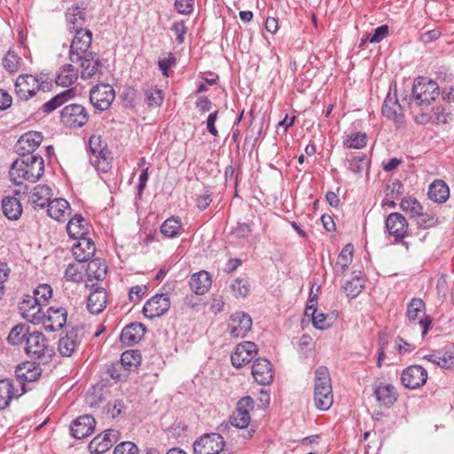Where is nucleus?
<instances>
[{
	"mask_svg": "<svg viewBox=\"0 0 454 454\" xmlns=\"http://www.w3.org/2000/svg\"><path fill=\"white\" fill-rule=\"evenodd\" d=\"M22 65V59L16 52L9 50L3 59V66L9 73H16Z\"/></svg>",
	"mask_w": 454,
	"mask_h": 454,
	"instance_id": "49",
	"label": "nucleus"
},
{
	"mask_svg": "<svg viewBox=\"0 0 454 454\" xmlns=\"http://www.w3.org/2000/svg\"><path fill=\"white\" fill-rule=\"evenodd\" d=\"M440 90L437 83L425 77H418L412 86V98L419 106L431 105L439 96Z\"/></svg>",
	"mask_w": 454,
	"mask_h": 454,
	"instance_id": "3",
	"label": "nucleus"
},
{
	"mask_svg": "<svg viewBox=\"0 0 454 454\" xmlns=\"http://www.w3.org/2000/svg\"><path fill=\"white\" fill-rule=\"evenodd\" d=\"M20 389L12 380L4 379L0 380V410L6 408L12 398L22 395Z\"/></svg>",
	"mask_w": 454,
	"mask_h": 454,
	"instance_id": "27",
	"label": "nucleus"
},
{
	"mask_svg": "<svg viewBox=\"0 0 454 454\" xmlns=\"http://www.w3.org/2000/svg\"><path fill=\"white\" fill-rule=\"evenodd\" d=\"M74 95V91L73 89L66 90L65 91L56 95L43 106V112L48 114L53 112L56 108L63 105L69 98H73Z\"/></svg>",
	"mask_w": 454,
	"mask_h": 454,
	"instance_id": "44",
	"label": "nucleus"
},
{
	"mask_svg": "<svg viewBox=\"0 0 454 454\" xmlns=\"http://www.w3.org/2000/svg\"><path fill=\"white\" fill-rule=\"evenodd\" d=\"M107 296L105 288L97 287L90 293L87 299V309L91 314H99L106 307Z\"/></svg>",
	"mask_w": 454,
	"mask_h": 454,
	"instance_id": "28",
	"label": "nucleus"
},
{
	"mask_svg": "<svg viewBox=\"0 0 454 454\" xmlns=\"http://www.w3.org/2000/svg\"><path fill=\"white\" fill-rule=\"evenodd\" d=\"M176 65V56L169 52L167 57L160 58L158 67L164 77L170 75V69Z\"/></svg>",
	"mask_w": 454,
	"mask_h": 454,
	"instance_id": "55",
	"label": "nucleus"
},
{
	"mask_svg": "<svg viewBox=\"0 0 454 454\" xmlns=\"http://www.w3.org/2000/svg\"><path fill=\"white\" fill-rule=\"evenodd\" d=\"M424 358L443 369L454 367V346L444 352H435L426 356Z\"/></svg>",
	"mask_w": 454,
	"mask_h": 454,
	"instance_id": "33",
	"label": "nucleus"
},
{
	"mask_svg": "<svg viewBox=\"0 0 454 454\" xmlns=\"http://www.w3.org/2000/svg\"><path fill=\"white\" fill-rule=\"evenodd\" d=\"M28 327L25 325H17L14 326L9 335H8V342L12 345H19L26 342V339L28 336Z\"/></svg>",
	"mask_w": 454,
	"mask_h": 454,
	"instance_id": "47",
	"label": "nucleus"
},
{
	"mask_svg": "<svg viewBox=\"0 0 454 454\" xmlns=\"http://www.w3.org/2000/svg\"><path fill=\"white\" fill-rule=\"evenodd\" d=\"M123 370L125 369L121 361L115 362L107 366L106 374L114 380H121Z\"/></svg>",
	"mask_w": 454,
	"mask_h": 454,
	"instance_id": "62",
	"label": "nucleus"
},
{
	"mask_svg": "<svg viewBox=\"0 0 454 454\" xmlns=\"http://www.w3.org/2000/svg\"><path fill=\"white\" fill-rule=\"evenodd\" d=\"M111 441H107L103 434L96 436L89 444V450L91 453H104L111 448Z\"/></svg>",
	"mask_w": 454,
	"mask_h": 454,
	"instance_id": "53",
	"label": "nucleus"
},
{
	"mask_svg": "<svg viewBox=\"0 0 454 454\" xmlns=\"http://www.w3.org/2000/svg\"><path fill=\"white\" fill-rule=\"evenodd\" d=\"M91 153L90 161L95 168L101 172H107L111 168V153L100 136H91L89 140Z\"/></svg>",
	"mask_w": 454,
	"mask_h": 454,
	"instance_id": "4",
	"label": "nucleus"
},
{
	"mask_svg": "<svg viewBox=\"0 0 454 454\" xmlns=\"http://www.w3.org/2000/svg\"><path fill=\"white\" fill-rule=\"evenodd\" d=\"M67 231L68 235L74 239L86 238L88 231L87 223L80 215H75L67 223Z\"/></svg>",
	"mask_w": 454,
	"mask_h": 454,
	"instance_id": "35",
	"label": "nucleus"
},
{
	"mask_svg": "<svg viewBox=\"0 0 454 454\" xmlns=\"http://www.w3.org/2000/svg\"><path fill=\"white\" fill-rule=\"evenodd\" d=\"M169 307L170 301L167 294H156L144 305V317L149 318L160 317L168 310Z\"/></svg>",
	"mask_w": 454,
	"mask_h": 454,
	"instance_id": "18",
	"label": "nucleus"
},
{
	"mask_svg": "<svg viewBox=\"0 0 454 454\" xmlns=\"http://www.w3.org/2000/svg\"><path fill=\"white\" fill-rule=\"evenodd\" d=\"M257 354V346L252 341H245L237 345L235 351L231 354V364L236 368H240L252 361Z\"/></svg>",
	"mask_w": 454,
	"mask_h": 454,
	"instance_id": "17",
	"label": "nucleus"
},
{
	"mask_svg": "<svg viewBox=\"0 0 454 454\" xmlns=\"http://www.w3.org/2000/svg\"><path fill=\"white\" fill-rule=\"evenodd\" d=\"M416 223L419 228L428 229L438 223V217L432 213H421L416 215Z\"/></svg>",
	"mask_w": 454,
	"mask_h": 454,
	"instance_id": "54",
	"label": "nucleus"
},
{
	"mask_svg": "<svg viewBox=\"0 0 454 454\" xmlns=\"http://www.w3.org/2000/svg\"><path fill=\"white\" fill-rule=\"evenodd\" d=\"M52 190L46 184L35 185L28 196V202L34 207L43 208L51 201Z\"/></svg>",
	"mask_w": 454,
	"mask_h": 454,
	"instance_id": "26",
	"label": "nucleus"
},
{
	"mask_svg": "<svg viewBox=\"0 0 454 454\" xmlns=\"http://www.w3.org/2000/svg\"><path fill=\"white\" fill-rule=\"evenodd\" d=\"M43 323L47 331L54 332L62 328L67 323V311L65 308H48L46 313L43 312Z\"/></svg>",
	"mask_w": 454,
	"mask_h": 454,
	"instance_id": "16",
	"label": "nucleus"
},
{
	"mask_svg": "<svg viewBox=\"0 0 454 454\" xmlns=\"http://www.w3.org/2000/svg\"><path fill=\"white\" fill-rule=\"evenodd\" d=\"M142 361V356L137 349H129L121 354V362L127 371L137 369Z\"/></svg>",
	"mask_w": 454,
	"mask_h": 454,
	"instance_id": "43",
	"label": "nucleus"
},
{
	"mask_svg": "<svg viewBox=\"0 0 454 454\" xmlns=\"http://www.w3.org/2000/svg\"><path fill=\"white\" fill-rule=\"evenodd\" d=\"M348 169L354 174H361L364 170H367L369 161L364 154H358L352 156L351 159L347 160Z\"/></svg>",
	"mask_w": 454,
	"mask_h": 454,
	"instance_id": "48",
	"label": "nucleus"
},
{
	"mask_svg": "<svg viewBox=\"0 0 454 454\" xmlns=\"http://www.w3.org/2000/svg\"><path fill=\"white\" fill-rule=\"evenodd\" d=\"M189 285L193 293L202 295L211 287L212 279L207 271L200 270L191 277Z\"/></svg>",
	"mask_w": 454,
	"mask_h": 454,
	"instance_id": "30",
	"label": "nucleus"
},
{
	"mask_svg": "<svg viewBox=\"0 0 454 454\" xmlns=\"http://www.w3.org/2000/svg\"><path fill=\"white\" fill-rule=\"evenodd\" d=\"M65 278L68 281L79 282L82 278V276L76 264H69L66 269Z\"/></svg>",
	"mask_w": 454,
	"mask_h": 454,
	"instance_id": "64",
	"label": "nucleus"
},
{
	"mask_svg": "<svg viewBox=\"0 0 454 454\" xmlns=\"http://www.w3.org/2000/svg\"><path fill=\"white\" fill-rule=\"evenodd\" d=\"M79 62L81 63V77L82 79L92 77L98 70L99 59L94 52L90 56H82V59Z\"/></svg>",
	"mask_w": 454,
	"mask_h": 454,
	"instance_id": "38",
	"label": "nucleus"
},
{
	"mask_svg": "<svg viewBox=\"0 0 454 454\" xmlns=\"http://www.w3.org/2000/svg\"><path fill=\"white\" fill-rule=\"evenodd\" d=\"M43 136L37 131H29L22 135L17 143V151L22 156L34 155L33 153L40 145Z\"/></svg>",
	"mask_w": 454,
	"mask_h": 454,
	"instance_id": "24",
	"label": "nucleus"
},
{
	"mask_svg": "<svg viewBox=\"0 0 454 454\" xmlns=\"http://www.w3.org/2000/svg\"><path fill=\"white\" fill-rule=\"evenodd\" d=\"M95 419L90 415L77 418L71 426L72 435L76 439H83L90 435L95 428Z\"/></svg>",
	"mask_w": 454,
	"mask_h": 454,
	"instance_id": "25",
	"label": "nucleus"
},
{
	"mask_svg": "<svg viewBox=\"0 0 454 454\" xmlns=\"http://www.w3.org/2000/svg\"><path fill=\"white\" fill-rule=\"evenodd\" d=\"M182 227L181 221L178 217L168 218L160 226V232L168 238L176 237Z\"/></svg>",
	"mask_w": 454,
	"mask_h": 454,
	"instance_id": "46",
	"label": "nucleus"
},
{
	"mask_svg": "<svg viewBox=\"0 0 454 454\" xmlns=\"http://www.w3.org/2000/svg\"><path fill=\"white\" fill-rule=\"evenodd\" d=\"M66 20L70 30H80L85 20L84 12L79 6L73 5L67 10Z\"/></svg>",
	"mask_w": 454,
	"mask_h": 454,
	"instance_id": "40",
	"label": "nucleus"
},
{
	"mask_svg": "<svg viewBox=\"0 0 454 454\" xmlns=\"http://www.w3.org/2000/svg\"><path fill=\"white\" fill-rule=\"evenodd\" d=\"M103 401V394L101 388L94 387L91 391H89L86 395V403L90 406H97Z\"/></svg>",
	"mask_w": 454,
	"mask_h": 454,
	"instance_id": "63",
	"label": "nucleus"
},
{
	"mask_svg": "<svg viewBox=\"0 0 454 454\" xmlns=\"http://www.w3.org/2000/svg\"><path fill=\"white\" fill-rule=\"evenodd\" d=\"M4 215L10 220H18L22 214V207L15 197H5L2 200Z\"/></svg>",
	"mask_w": 454,
	"mask_h": 454,
	"instance_id": "37",
	"label": "nucleus"
},
{
	"mask_svg": "<svg viewBox=\"0 0 454 454\" xmlns=\"http://www.w3.org/2000/svg\"><path fill=\"white\" fill-rule=\"evenodd\" d=\"M84 326H75L69 330L65 336L59 340V351L63 356H71L79 347L83 336Z\"/></svg>",
	"mask_w": 454,
	"mask_h": 454,
	"instance_id": "9",
	"label": "nucleus"
},
{
	"mask_svg": "<svg viewBox=\"0 0 454 454\" xmlns=\"http://www.w3.org/2000/svg\"><path fill=\"white\" fill-rule=\"evenodd\" d=\"M310 317L312 318L314 327L319 330L329 328L336 318L335 316L317 312L316 314H311Z\"/></svg>",
	"mask_w": 454,
	"mask_h": 454,
	"instance_id": "52",
	"label": "nucleus"
},
{
	"mask_svg": "<svg viewBox=\"0 0 454 454\" xmlns=\"http://www.w3.org/2000/svg\"><path fill=\"white\" fill-rule=\"evenodd\" d=\"M225 445L219 434H205L193 443L194 454H219Z\"/></svg>",
	"mask_w": 454,
	"mask_h": 454,
	"instance_id": "7",
	"label": "nucleus"
},
{
	"mask_svg": "<svg viewBox=\"0 0 454 454\" xmlns=\"http://www.w3.org/2000/svg\"><path fill=\"white\" fill-rule=\"evenodd\" d=\"M19 309L22 317L33 324L40 323L43 319V306L33 295L25 294Z\"/></svg>",
	"mask_w": 454,
	"mask_h": 454,
	"instance_id": "11",
	"label": "nucleus"
},
{
	"mask_svg": "<svg viewBox=\"0 0 454 454\" xmlns=\"http://www.w3.org/2000/svg\"><path fill=\"white\" fill-rule=\"evenodd\" d=\"M163 91L157 87H152L144 92V100L152 110L156 109L158 111L163 103Z\"/></svg>",
	"mask_w": 454,
	"mask_h": 454,
	"instance_id": "41",
	"label": "nucleus"
},
{
	"mask_svg": "<svg viewBox=\"0 0 454 454\" xmlns=\"http://www.w3.org/2000/svg\"><path fill=\"white\" fill-rule=\"evenodd\" d=\"M44 163L40 155L22 156L16 160L10 169V179L15 184L23 181L35 182L43 174Z\"/></svg>",
	"mask_w": 454,
	"mask_h": 454,
	"instance_id": "1",
	"label": "nucleus"
},
{
	"mask_svg": "<svg viewBox=\"0 0 454 454\" xmlns=\"http://www.w3.org/2000/svg\"><path fill=\"white\" fill-rule=\"evenodd\" d=\"M106 264L99 258H96L88 263L87 275L90 279L95 278L97 280H102L106 278Z\"/></svg>",
	"mask_w": 454,
	"mask_h": 454,
	"instance_id": "42",
	"label": "nucleus"
},
{
	"mask_svg": "<svg viewBox=\"0 0 454 454\" xmlns=\"http://www.w3.org/2000/svg\"><path fill=\"white\" fill-rule=\"evenodd\" d=\"M252 375L260 385H269L273 380L270 362L264 358L256 359L252 365Z\"/></svg>",
	"mask_w": 454,
	"mask_h": 454,
	"instance_id": "23",
	"label": "nucleus"
},
{
	"mask_svg": "<svg viewBox=\"0 0 454 454\" xmlns=\"http://www.w3.org/2000/svg\"><path fill=\"white\" fill-rule=\"evenodd\" d=\"M46 349V339L43 333L35 331L28 334L25 346L27 355L34 358H40L44 356Z\"/></svg>",
	"mask_w": 454,
	"mask_h": 454,
	"instance_id": "22",
	"label": "nucleus"
},
{
	"mask_svg": "<svg viewBox=\"0 0 454 454\" xmlns=\"http://www.w3.org/2000/svg\"><path fill=\"white\" fill-rule=\"evenodd\" d=\"M120 340L126 346H134L142 340V323H130L121 333Z\"/></svg>",
	"mask_w": 454,
	"mask_h": 454,
	"instance_id": "31",
	"label": "nucleus"
},
{
	"mask_svg": "<svg viewBox=\"0 0 454 454\" xmlns=\"http://www.w3.org/2000/svg\"><path fill=\"white\" fill-rule=\"evenodd\" d=\"M254 404L252 397L245 396L238 402L236 411H239V414L250 415V411L254 409Z\"/></svg>",
	"mask_w": 454,
	"mask_h": 454,
	"instance_id": "60",
	"label": "nucleus"
},
{
	"mask_svg": "<svg viewBox=\"0 0 454 454\" xmlns=\"http://www.w3.org/2000/svg\"><path fill=\"white\" fill-rule=\"evenodd\" d=\"M367 144V136L363 132H351L347 134L343 140V145L347 148L361 149Z\"/></svg>",
	"mask_w": 454,
	"mask_h": 454,
	"instance_id": "45",
	"label": "nucleus"
},
{
	"mask_svg": "<svg viewBox=\"0 0 454 454\" xmlns=\"http://www.w3.org/2000/svg\"><path fill=\"white\" fill-rule=\"evenodd\" d=\"M391 90L392 88L390 87L389 92L384 100L381 111L382 114L386 118L392 120L395 123L396 127L400 128L404 124L403 109L398 102L396 93L395 92L394 95H392Z\"/></svg>",
	"mask_w": 454,
	"mask_h": 454,
	"instance_id": "12",
	"label": "nucleus"
},
{
	"mask_svg": "<svg viewBox=\"0 0 454 454\" xmlns=\"http://www.w3.org/2000/svg\"><path fill=\"white\" fill-rule=\"evenodd\" d=\"M252 319L245 312H236L231 315L228 329L231 336L243 338L250 331Z\"/></svg>",
	"mask_w": 454,
	"mask_h": 454,
	"instance_id": "21",
	"label": "nucleus"
},
{
	"mask_svg": "<svg viewBox=\"0 0 454 454\" xmlns=\"http://www.w3.org/2000/svg\"><path fill=\"white\" fill-rule=\"evenodd\" d=\"M354 247L352 244H347L338 255L337 261L333 266L334 274L343 275L348 270L353 260Z\"/></svg>",
	"mask_w": 454,
	"mask_h": 454,
	"instance_id": "32",
	"label": "nucleus"
},
{
	"mask_svg": "<svg viewBox=\"0 0 454 454\" xmlns=\"http://www.w3.org/2000/svg\"><path fill=\"white\" fill-rule=\"evenodd\" d=\"M428 197L434 202L442 204L450 197V189L442 180L434 181L428 189Z\"/></svg>",
	"mask_w": 454,
	"mask_h": 454,
	"instance_id": "34",
	"label": "nucleus"
},
{
	"mask_svg": "<svg viewBox=\"0 0 454 454\" xmlns=\"http://www.w3.org/2000/svg\"><path fill=\"white\" fill-rule=\"evenodd\" d=\"M122 104L127 108H132L136 105L137 94L133 88H126L121 95Z\"/></svg>",
	"mask_w": 454,
	"mask_h": 454,
	"instance_id": "59",
	"label": "nucleus"
},
{
	"mask_svg": "<svg viewBox=\"0 0 454 454\" xmlns=\"http://www.w3.org/2000/svg\"><path fill=\"white\" fill-rule=\"evenodd\" d=\"M427 372L420 365H411L403 370L401 377L403 385L411 389H416L427 382Z\"/></svg>",
	"mask_w": 454,
	"mask_h": 454,
	"instance_id": "15",
	"label": "nucleus"
},
{
	"mask_svg": "<svg viewBox=\"0 0 454 454\" xmlns=\"http://www.w3.org/2000/svg\"><path fill=\"white\" fill-rule=\"evenodd\" d=\"M72 251L74 258L82 262L89 261L94 255L96 247L91 239L83 238L74 245Z\"/></svg>",
	"mask_w": 454,
	"mask_h": 454,
	"instance_id": "29",
	"label": "nucleus"
},
{
	"mask_svg": "<svg viewBox=\"0 0 454 454\" xmlns=\"http://www.w3.org/2000/svg\"><path fill=\"white\" fill-rule=\"evenodd\" d=\"M250 419V415L239 414V411H235L232 416L230 417L229 422L231 426L242 429L249 425Z\"/></svg>",
	"mask_w": 454,
	"mask_h": 454,
	"instance_id": "58",
	"label": "nucleus"
},
{
	"mask_svg": "<svg viewBox=\"0 0 454 454\" xmlns=\"http://www.w3.org/2000/svg\"><path fill=\"white\" fill-rule=\"evenodd\" d=\"M42 373V370L38 364L33 362H25L19 364L15 370L17 387L20 389V393H25L26 382L35 381Z\"/></svg>",
	"mask_w": 454,
	"mask_h": 454,
	"instance_id": "10",
	"label": "nucleus"
},
{
	"mask_svg": "<svg viewBox=\"0 0 454 454\" xmlns=\"http://www.w3.org/2000/svg\"><path fill=\"white\" fill-rule=\"evenodd\" d=\"M39 80L31 74L20 75L15 82V91L17 96L23 100H27L40 89Z\"/></svg>",
	"mask_w": 454,
	"mask_h": 454,
	"instance_id": "14",
	"label": "nucleus"
},
{
	"mask_svg": "<svg viewBox=\"0 0 454 454\" xmlns=\"http://www.w3.org/2000/svg\"><path fill=\"white\" fill-rule=\"evenodd\" d=\"M92 41V33L88 29L80 28L75 31V35L70 45L69 59L72 63H79L82 56H90L92 51L89 48Z\"/></svg>",
	"mask_w": 454,
	"mask_h": 454,
	"instance_id": "5",
	"label": "nucleus"
},
{
	"mask_svg": "<svg viewBox=\"0 0 454 454\" xmlns=\"http://www.w3.org/2000/svg\"><path fill=\"white\" fill-rule=\"evenodd\" d=\"M114 98L115 91L109 84H97L90 92L91 104L100 111L106 110L112 105Z\"/></svg>",
	"mask_w": 454,
	"mask_h": 454,
	"instance_id": "8",
	"label": "nucleus"
},
{
	"mask_svg": "<svg viewBox=\"0 0 454 454\" xmlns=\"http://www.w3.org/2000/svg\"><path fill=\"white\" fill-rule=\"evenodd\" d=\"M138 452L139 450L135 443L123 442L115 447L114 454H138Z\"/></svg>",
	"mask_w": 454,
	"mask_h": 454,
	"instance_id": "61",
	"label": "nucleus"
},
{
	"mask_svg": "<svg viewBox=\"0 0 454 454\" xmlns=\"http://www.w3.org/2000/svg\"><path fill=\"white\" fill-rule=\"evenodd\" d=\"M78 79V71L72 64H66L61 67L56 77L58 85L69 87Z\"/></svg>",
	"mask_w": 454,
	"mask_h": 454,
	"instance_id": "39",
	"label": "nucleus"
},
{
	"mask_svg": "<svg viewBox=\"0 0 454 454\" xmlns=\"http://www.w3.org/2000/svg\"><path fill=\"white\" fill-rule=\"evenodd\" d=\"M400 207L403 211L409 214L411 217H416L423 209L420 203L411 197L403 198L400 203Z\"/></svg>",
	"mask_w": 454,
	"mask_h": 454,
	"instance_id": "51",
	"label": "nucleus"
},
{
	"mask_svg": "<svg viewBox=\"0 0 454 454\" xmlns=\"http://www.w3.org/2000/svg\"><path fill=\"white\" fill-rule=\"evenodd\" d=\"M61 121L69 127H82L88 121V114L81 105H68L61 112Z\"/></svg>",
	"mask_w": 454,
	"mask_h": 454,
	"instance_id": "13",
	"label": "nucleus"
},
{
	"mask_svg": "<svg viewBox=\"0 0 454 454\" xmlns=\"http://www.w3.org/2000/svg\"><path fill=\"white\" fill-rule=\"evenodd\" d=\"M231 289L234 296L246 297L249 293L248 282L246 279L237 278L231 285Z\"/></svg>",
	"mask_w": 454,
	"mask_h": 454,
	"instance_id": "56",
	"label": "nucleus"
},
{
	"mask_svg": "<svg viewBox=\"0 0 454 454\" xmlns=\"http://www.w3.org/2000/svg\"><path fill=\"white\" fill-rule=\"evenodd\" d=\"M364 288V280L360 276H355L351 280L347 281L343 286L347 296L354 299Z\"/></svg>",
	"mask_w": 454,
	"mask_h": 454,
	"instance_id": "50",
	"label": "nucleus"
},
{
	"mask_svg": "<svg viewBox=\"0 0 454 454\" xmlns=\"http://www.w3.org/2000/svg\"><path fill=\"white\" fill-rule=\"evenodd\" d=\"M426 306L424 301L419 298H413L407 306V317L410 322L419 319V325L423 327L422 335L427 333L431 325V319L423 317L425 316Z\"/></svg>",
	"mask_w": 454,
	"mask_h": 454,
	"instance_id": "20",
	"label": "nucleus"
},
{
	"mask_svg": "<svg viewBox=\"0 0 454 454\" xmlns=\"http://www.w3.org/2000/svg\"><path fill=\"white\" fill-rule=\"evenodd\" d=\"M314 401L321 411H327L333 405L332 380L325 366H319L315 372Z\"/></svg>",
	"mask_w": 454,
	"mask_h": 454,
	"instance_id": "2",
	"label": "nucleus"
},
{
	"mask_svg": "<svg viewBox=\"0 0 454 454\" xmlns=\"http://www.w3.org/2000/svg\"><path fill=\"white\" fill-rule=\"evenodd\" d=\"M47 207L49 216L57 221L65 220L66 216L69 215V203L64 199L51 200Z\"/></svg>",
	"mask_w": 454,
	"mask_h": 454,
	"instance_id": "36",
	"label": "nucleus"
},
{
	"mask_svg": "<svg viewBox=\"0 0 454 454\" xmlns=\"http://www.w3.org/2000/svg\"><path fill=\"white\" fill-rule=\"evenodd\" d=\"M408 221L400 213H391L385 221V227L389 235L395 238V243H401L409 248L408 242L404 241V238L408 235Z\"/></svg>",
	"mask_w": 454,
	"mask_h": 454,
	"instance_id": "6",
	"label": "nucleus"
},
{
	"mask_svg": "<svg viewBox=\"0 0 454 454\" xmlns=\"http://www.w3.org/2000/svg\"><path fill=\"white\" fill-rule=\"evenodd\" d=\"M51 294L52 289L51 286L43 284L40 285L36 289L34 290L33 296L36 298L40 304L43 305L51 297Z\"/></svg>",
	"mask_w": 454,
	"mask_h": 454,
	"instance_id": "57",
	"label": "nucleus"
},
{
	"mask_svg": "<svg viewBox=\"0 0 454 454\" xmlns=\"http://www.w3.org/2000/svg\"><path fill=\"white\" fill-rule=\"evenodd\" d=\"M372 387L379 406L389 407L397 400V393L393 385L383 381H375Z\"/></svg>",
	"mask_w": 454,
	"mask_h": 454,
	"instance_id": "19",
	"label": "nucleus"
}]
</instances>
